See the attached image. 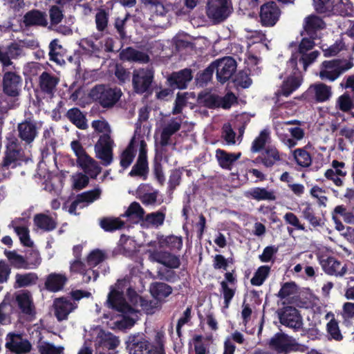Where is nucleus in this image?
I'll use <instances>...</instances> for the list:
<instances>
[{"mask_svg":"<svg viewBox=\"0 0 354 354\" xmlns=\"http://www.w3.org/2000/svg\"><path fill=\"white\" fill-rule=\"evenodd\" d=\"M299 122L297 120H291L283 122L280 124L281 130L283 131V133L286 131L289 132L291 134V136L295 139L296 140H301L304 136V130L298 127H288L290 124H298Z\"/></svg>","mask_w":354,"mask_h":354,"instance_id":"nucleus-37","label":"nucleus"},{"mask_svg":"<svg viewBox=\"0 0 354 354\" xmlns=\"http://www.w3.org/2000/svg\"><path fill=\"white\" fill-rule=\"evenodd\" d=\"M262 163L266 167H272L276 162L281 160L279 151L274 147H268L263 153Z\"/></svg>","mask_w":354,"mask_h":354,"instance_id":"nucleus-35","label":"nucleus"},{"mask_svg":"<svg viewBox=\"0 0 354 354\" xmlns=\"http://www.w3.org/2000/svg\"><path fill=\"white\" fill-rule=\"evenodd\" d=\"M91 127L98 133H102L103 135H109L111 129L109 123L103 118L93 120L91 123Z\"/></svg>","mask_w":354,"mask_h":354,"instance_id":"nucleus-57","label":"nucleus"},{"mask_svg":"<svg viewBox=\"0 0 354 354\" xmlns=\"http://www.w3.org/2000/svg\"><path fill=\"white\" fill-rule=\"evenodd\" d=\"M192 80V71L187 68L172 73L167 78V81L171 86H174L179 89L185 88L187 84Z\"/></svg>","mask_w":354,"mask_h":354,"instance_id":"nucleus-18","label":"nucleus"},{"mask_svg":"<svg viewBox=\"0 0 354 354\" xmlns=\"http://www.w3.org/2000/svg\"><path fill=\"white\" fill-rule=\"evenodd\" d=\"M120 340L109 332L103 330H97V335L94 339V346L96 354H102L104 350H112L118 346Z\"/></svg>","mask_w":354,"mask_h":354,"instance_id":"nucleus-8","label":"nucleus"},{"mask_svg":"<svg viewBox=\"0 0 354 354\" xmlns=\"http://www.w3.org/2000/svg\"><path fill=\"white\" fill-rule=\"evenodd\" d=\"M40 354H61L64 350L62 346L55 347L46 342H41L38 346Z\"/></svg>","mask_w":354,"mask_h":354,"instance_id":"nucleus-53","label":"nucleus"},{"mask_svg":"<svg viewBox=\"0 0 354 354\" xmlns=\"http://www.w3.org/2000/svg\"><path fill=\"white\" fill-rule=\"evenodd\" d=\"M6 348L17 354H26L32 349V345L20 335L10 333L6 339Z\"/></svg>","mask_w":354,"mask_h":354,"instance_id":"nucleus-13","label":"nucleus"},{"mask_svg":"<svg viewBox=\"0 0 354 354\" xmlns=\"http://www.w3.org/2000/svg\"><path fill=\"white\" fill-rule=\"evenodd\" d=\"M67 281L65 275L57 273L49 274L45 282L46 288L52 292H57L62 290Z\"/></svg>","mask_w":354,"mask_h":354,"instance_id":"nucleus-28","label":"nucleus"},{"mask_svg":"<svg viewBox=\"0 0 354 354\" xmlns=\"http://www.w3.org/2000/svg\"><path fill=\"white\" fill-rule=\"evenodd\" d=\"M21 50L16 44L10 45L6 51L1 50L0 51V62L5 67L10 66L12 64L10 58H16L20 55Z\"/></svg>","mask_w":354,"mask_h":354,"instance_id":"nucleus-32","label":"nucleus"},{"mask_svg":"<svg viewBox=\"0 0 354 354\" xmlns=\"http://www.w3.org/2000/svg\"><path fill=\"white\" fill-rule=\"evenodd\" d=\"M109 14L102 9H100L95 15V23L97 29L103 31L107 27Z\"/></svg>","mask_w":354,"mask_h":354,"instance_id":"nucleus-54","label":"nucleus"},{"mask_svg":"<svg viewBox=\"0 0 354 354\" xmlns=\"http://www.w3.org/2000/svg\"><path fill=\"white\" fill-rule=\"evenodd\" d=\"M59 82V77L55 75L43 72L39 77V88L44 94L53 96Z\"/></svg>","mask_w":354,"mask_h":354,"instance_id":"nucleus-17","label":"nucleus"},{"mask_svg":"<svg viewBox=\"0 0 354 354\" xmlns=\"http://www.w3.org/2000/svg\"><path fill=\"white\" fill-rule=\"evenodd\" d=\"M301 84V80L298 77L290 76L286 80L281 87V90L278 91L277 95L288 96L294 91L297 89Z\"/></svg>","mask_w":354,"mask_h":354,"instance_id":"nucleus-33","label":"nucleus"},{"mask_svg":"<svg viewBox=\"0 0 354 354\" xmlns=\"http://www.w3.org/2000/svg\"><path fill=\"white\" fill-rule=\"evenodd\" d=\"M16 284L19 288L28 286L34 284L37 280V276L35 273L17 274L15 277Z\"/></svg>","mask_w":354,"mask_h":354,"instance_id":"nucleus-43","label":"nucleus"},{"mask_svg":"<svg viewBox=\"0 0 354 354\" xmlns=\"http://www.w3.org/2000/svg\"><path fill=\"white\" fill-rule=\"evenodd\" d=\"M127 281L126 280L118 281L115 284V288L111 290L108 296L107 302L109 306L124 314L131 315V317H124L125 326H132L138 318V310L128 304L120 291L122 286H124Z\"/></svg>","mask_w":354,"mask_h":354,"instance_id":"nucleus-1","label":"nucleus"},{"mask_svg":"<svg viewBox=\"0 0 354 354\" xmlns=\"http://www.w3.org/2000/svg\"><path fill=\"white\" fill-rule=\"evenodd\" d=\"M10 306L8 303L2 301L0 304V324H6L10 323L9 313L10 310Z\"/></svg>","mask_w":354,"mask_h":354,"instance_id":"nucleus-60","label":"nucleus"},{"mask_svg":"<svg viewBox=\"0 0 354 354\" xmlns=\"http://www.w3.org/2000/svg\"><path fill=\"white\" fill-rule=\"evenodd\" d=\"M302 214L304 218L308 220L314 227H317L320 225V219L315 216L313 209L310 206H307L303 210Z\"/></svg>","mask_w":354,"mask_h":354,"instance_id":"nucleus-61","label":"nucleus"},{"mask_svg":"<svg viewBox=\"0 0 354 354\" xmlns=\"http://www.w3.org/2000/svg\"><path fill=\"white\" fill-rule=\"evenodd\" d=\"M10 263L17 268H28L29 263L25 259L15 252H10L7 255Z\"/></svg>","mask_w":354,"mask_h":354,"instance_id":"nucleus-52","label":"nucleus"},{"mask_svg":"<svg viewBox=\"0 0 354 354\" xmlns=\"http://www.w3.org/2000/svg\"><path fill=\"white\" fill-rule=\"evenodd\" d=\"M332 168L325 172V177L332 180L336 186L342 187L344 185L342 177H345L347 171L345 170V163L336 160L332 161Z\"/></svg>","mask_w":354,"mask_h":354,"instance_id":"nucleus-16","label":"nucleus"},{"mask_svg":"<svg viewBox=\"0 0 354 354\" xmlns=\"http://www.w3.org/2000/svg\"><path fill=\"white\" fill-rule=\"evenodd\" d=\"M281 12L277 4L270 2L261 8L260 18L263 26H272L278 21Z\"/></svg>","mask_w":354,"mask_h":354,"instance_id":"nucleus-14","label":"nucleus"},{"mask_svg":"<svg viewBox=\"0 0 354 354\" xmlns=\"http://www.w3.org/2000/svg\"><path fill=\"white\" fill-rule=\"evenodd\" d=\"M293 156L297 163L301 167H308L312 162L310 153L304 149L294 150Z\"/></svg>","mask_w":354,"mask_h":354,"instance_id":"nucleus-39","label":"nucleus"},{"mask_svg":"<svg viewBox=\"0 0 354 354\" xmlns=\"http://www.w3.org/2000/svg\"><path fill=\"white\" fill-rule=\"evenodd\" d=\"M270 272V268L263 266L258 268L251 279V283L254 286H261L267 278Z\"/></svg>","mask_w":354,"mask_h":354,"instance_id":"nucleus-46","label":"nucleus"},{"mask_svg":"<svg viewBox=\"0 0 354 354\" xmlns=\"http://www.w3.org/2000/svg\"><path fill=\"white\" fill-rule=\"evenodd\" d=\"M102 191L100 188H95L93 190L85 192L77 195L78 201L81 203H86L87 204L93 203L100 198Z\"/></svg>","mask_w":354,"mask_h":354,"instance_id":"nucleus-45","label":"nucleus"},{"mask_svg":"<svg viewBox=\"0 0 354 354\" xmlns=\"http://www.w3.org/2000/svg\"><path fill=\"white\" fill-rule=\"evenodd\" d=\"M270 346L279 353L305 351L306 348L295 342L290 337L281 333L276 334L270 341Z\"/></svg>","mask_w":354,"mask_h":354,"instance_id":"nucleus-5","label":"nucleus"},{"mask_svg":"<svg viewBox=\"0 0 354 354\" xmlns=\"http://www.w3.org/2000/svg\"><path fill=\"white\" fill-rule=\"evenodd\" d=\"M35 226L42 231H51L57 226L55 219L45 214H37L33 218Z\"/></svg>","mask_w":354,"mask_h":354,"instance_id":"nucleus-27","label":"nucleus"},{"mask_svg":"<svg viewBox=\"0 0 354 354\" xmlns=\"http://www.w3.org/2000/svg\"><path fill=\"white\" fill-rule=\"evenodd\" d=\"M322 266L324 271L330 275L342 277L347 270L345 264L338 261L333 257H329L326 260L323 261Z\"/></svg>","mask_w":354,"mask_h":354,"instance_id":"nucleus-23","label":"nucleus"},{"mask_svg":"<svg viewBox=\"0 0 354 354\" xmlns=\"http://www.w3.org/2000/svg\"><path fill=\"white\" fill-rule=\"evenodd\" d=\"M161 264L170 268H177L179 267L180 262L178 257L167 252L163 257Z\"/></svg>","mask_w":354,"mask_h":354,"instance_id":"nucleus-59","label":"nucleus"},{"mask_svg":"<svg viewBox=\"0 0 354 354\" xmlns=\"http://www.w3.org/2000/svg\"><path fill=\"white\" fill-rule=\"evenodd\" d=\"M77 165L83 169L85 174L91 178H96L101 173V167L98 163L88 154L78 160Z\"/></svg>","mask_w":354,"mask_h":354,"instance_id":"nucleus-24","label":"nucleus"},{"mask_svg":"<svg viewBox=\"0 0 354 354\" xmlns=\"http://www.w3.org/2000/svg\"><path fill=\"white\" fill-rule=\"evenodd\" d=\"M241 156L239 153L236 155L233 153H227L223 150L216 151V157L220 165L223 168H230L233 162Z\"/></svg>","mask_w":354,"mask_h":354,"instance_id":"nucleus-36","label":"nucleus"},{"mask_svg":"<svg viewBox=\"0 0 354 354\" xmlns=\"http://www.w3.org/2000/svg\"><path fill=\"white\" fill-rule=\"evenodd\" d=\"M252 198L261 201V200H274L275 197L272 192H268L264 188H254L248 192Z\"/></svg>","mask_w":354,"mask_h":354,"instance_id":"nucleus-44","label":"nucleus"},{"mask_svg":"<svg viewBox=\"0 0 354 354\" xmlns=\"http://www.w3.org/2000/svg\"><path fill=\"white\" fill-rule=\"evenodd\" d=\"M21 77L14 72H6L3 76V91L10 97L19 95Z\"/></svg>","mask_w":354,"mask_h":354,"instance_id":"nucleus-12","label":"nucleus"},{"mask_svg":"<svg viewBox=\"0 0 354 354\" xmlns=\"http://www.w3.org/2000/svg\"><path fill=\"white\" fill-rule=\"evenodd\" d=\"M310 89L313 92L315 100L319 102L327 101L332 96L331 87L324 83L311 85Z\"/></svg>","mask_w":354,"mask_h":354,"instance_id":"nucleus-30","label":"nucleus"},{"mask_svg":"<svg viewBox=\"0 0 354 354\" xmlns=\"http://www.w3.org/2000/svg\"><path fill=\"white\" fill-rule=\"evenodd\" d=\"M220 97L214 94H207L204 96L203 102L209 108L220 107Z\"/></svg>","mask_w":354,"mask_h":354,"instance_id":"nucleus-64","label":"nucleus"},{"mask_svg":"<svg viewBox=\"0 0 354 354\" xmlns=\"http://www.w3.org/2000/svg\"><path fill=\"white\" fill-rule=\"evenodd\" d=\"M181 127V120L171 119L165 123L160 131V145L162 147L169 144V140L172 135L180 130Z\"/></svg>","mask_w":354,"mask_h":354,"instance_id":"nucleus-19","label":"nucleus"},{"mask_svg":"<svg viewBox=\"0 0 354 354\" xmlns=\"http://www.w3.org/2000/svg\"><path fill=\"white\" fill-rule=\"evenodd\" d=\"M231 0H207L206 15L214 24L225 21L232 12Z\"/></svg>","mask_w":354,"mask_h":354,"instance_id":"nucleus-3","label":"nucleus"},{"mask_svg":"<svg viewBox=\"0 0 354 354\" xmlns=\"http://www.w3.org/2000/svg\"><path fill=\"white\" fill-rule=\"evenodd\" d=\"M90 97L103 108H112L120 99L122 93L120 88H111L100 84L95 86L90 91Z\"/></svg>","mask_w":354,"mask_h":354,"instance_id":"nucleus-2","label":"nucleus"},{"mask_svg":"<svg viewBox=\"0 0 354 354\" xmlns=\"http://www.w3.org/2000/svg\"><path fill=\"white\" fill-rule=\"evenodd\" d=\"M327 332L330 338L339 341L342 339L338 323L335 319H331L327 324Z\"/></svg>","mask_w":354,"mask_h":354,"instance_id":"nucleus-58","label":"nucleus"},{"mask_svg":"<svg viewBox=\"0 0 354 354\" xmlns=\"http://www.w3.org/2000/svg\"><path fill=\"white\" fill-rule=\"evenodd\" d=\"M100 225L106 231H112L122 228L124 225V222L118 218H106L101 220Z\"/></svg>","mask_w":354,"mask_h":354,"instance_id":"nucleus-50","label":"nucleus"},{"mask_svg":"<svg viewBox=\"0 0 354 354\" xmlns=\"http://www.w3.org/2000/svg\"><path fill=\"white\" fill-rule=\"evenodd\" d=\"M106 259V254L102 250L96 249L91 252L87 257V263L91 266H96Z\"/></svg>","mask_w":354,"mask_h":354,"instance_id":"nucleus-51","label":"nucleus"},{"mask_svg":"<svg viewBox=\"0 0 354 354\" xmlns=\"http://www.w3.org/2000/svg\"><path fill=\"white\" fill-rule=\"evenodd\" d=\"M136 142V138H133L129 146L121 156L120 164L124 168L129 167L133 159V146Z\"/></svg>","mask_w":354,"mask_h":354,"instance_id":"nucleus-40","label":"nucleus"},{"mask_svg":"<svg viewBox=\"0 0 354 354\" xmlns=\"http://www.w3.org/2000/svg\"><path fill=\"white\" fill-rule=\"evenodd\" d=\"M147 169V159L138 158L136 164L133 166L130 172L131 176H144Z\"/></svg>","mask_w":354,"mask_h":354,"instance_id":"nucleus-56","label":"nucleus"},{"mask_svg":"<svg viewBox=\"0 0 354 354\" xmlns=\"http://www.w3.org/2000/svg\"><path fill=\"white\" fill-rule=\"evenodd\" d=\"M270 138V132L267 129L261 131L259 136L254 140L252 146V152H258L263 148Z\"/></svg>","mask_w":354,"mask_h":354,"instance_id":"nucleus-47","label":"nucleus"},{"mask_svg":"<svg viewBox=\"0 0 354 354\" xmlns=\"http://www.w3.org/2000/svg\"><path fill=\"white\" fill-rule=\"evenodd\" d=\"M153 79V71L149 68H140L133 73L132 84L134 91L144 93L150 88Z\"/></svg>","mask_w":354,"mask_h":354,"instance_id":"nucleus-7","label":"nucleus"},{"mask_svg":"<svg viewBox=\"0 0 354 354\" xmlns=\"http://www.w3.org/2000/svg\"><path fill=\"white\" fill-rule=\"evenodd\" d=\"M159 243L161 246H168L171 248L180 250L183 246V240L180 236L174 235L168 236H162L159 239Z\"/></svg>","mask_w":354,"mask_h":354,"instance_id":"nucleus-42","label":"nucleus"},{"mask_svg":"<svg viewBox=\"0 0 354 354\" xmlns=\"http://www.w3.org/2000/svg\"><path fill=\"white\" fill-rule=\"evenodd\" d=\"M39 127L36 122L27 119L17 125L18 136L26 145H30L37 136Z\"/></svg>","mask_w":354,"mask_h":354,"instance_id":"nucleus-10","label":"nucleus"},{"mask_svg":"<svg viewBox=\"0 0 354 354\" xmlns=\"http://www.w3.org/2000/svg\"><path fill=\"white\" fill-rule=\"evenodd\" d=\"M113 140L110 135L101 136L95 145V156L105 166L110 165L113 160Z\"/></svg>","mask_w":354,"mask_h":354,"instance_id":"nucleus-6","label":"nucleus"},{"mask_svg":"<svg viewBox=\"0 0 354 354\" xmlns=\"http://www.w3.org/2000/svg\"><path fill=\"white\" fill-rule=\"evenodd\" d=\"M24 23L27 26H46L48 24L46 15L38 10H32L26 13L24 17Z\"/></svg>","mask_w":354,"mask_h":354,"instance_id":"nucleus-29","label":"nucleus"},{"mask_svg":"<svg viewBox=\"0 0 354 354\" xmlns=\"http://www.w3.org/2000/svg\"><path fill=\"white\" fill-rule=\"evenodd\" d=\"M68 120L80 129H86L88 124L85 115L77 108L69 109L66 113Z\"/></svg>","mask_w":354,"mask_h":354,"instance_id":"nucleus-31","label":"nucleus"},{"mask_svg":"<svg viewBox=\"0 0 354 354\" xmlns=\"http://www.w3.org/2000/svg\"><path fill=\"white\" fill-rule=\"evenodd\" d=\"M21 147L17 138H10L6 145L5 157L2 162L3 167L15 165V162L22 157Z\"/></svg>","mask_w":354,"mask_h":354,"instance_id":"nucleus-11","label":"nucleus"},{"mask_svg":"<svg viewBox=\"0 0 354 354\" xmlns=\"http://www.w3.org/2000/svg\"><path fill=\"white\" fill-rule=\"evenodd\" d=\"M217 80L221 83H225L236 70V62L232 57H224L214 62Z\"/></svg>","mask_w":354,"mask_h":354,"instance_id":"nucleus-9","label":"nucleus"},{"mask_svg":"<svg viewBox=\"0 0 354 354\" xmlns=\"http://www.w3.org/2000/svg\"><path fill=\"white\" fill-rule=\"evenodd\" d=\"M351 62L341 59H333L324 62L320 68L319 77L324 80L335 81L342 73L351 68Z\"/></svg>","mask_w":354,"mask_h":354,"instance_id":"nucleus-4","label":"nucleus"},{"mask_svg":"<svg viewBox=\"0 0 354 354\" xmlns=\"http://www.w3.org/2000/svg\"><path fill=\"white\" fill-rule=\"evenodd\" d=\"M145 212L140 205L137 202L132 203L126 210L124 216L127 217H134L138 218L140 223L142 221V218L145 216Z\"/></svg>","mask_w":354,"mask_h":354,"instance_id":"nucleus-41","label":"nucleus"},{"mask_svg":"<svg viewBox=\"0 0 354 354\" xmlns=\"http://www.w3.org/2000/svg\"><path fill=\"white\" fill-rule=\"evenodd\" d=\"M331 0H313L315 10L320 13H324L332 8Z\"/></svg>","mask_w":354,"mask_h":354,"instance_id":"nucleus-62","label":"nucleus"},{"mask_svg":"<svg viewBox=\"0 0 354 354\" xmlns=\"http://www.w3.org/2000/svg\"><path fill=\"white\" fill-rule=\"evenodd\" d=\"M129 296L130 298L131 303L134 306V308L140 307L143 310L146 311L147 313H153V310L157 307L158 301H149L143 297L138 296L136 292L133 290H129L128 291Z\"/></svg>","mask_w":354,"mask_h":354,"instance_id":"nucleus-22","label":"nucleus"},{"mask_svg":"<svg viewBox=\"0 0 354 354\" xmlns=\"http://www.w3.org/2000/svg\"><path fill=\"white\" fill-rule=\"evenodd\" d=\"M54 306L55 316L59 321L66 319L68 315L77 307L75 304L63 298L55 299Z\"/></svg>","mask_w":354,"mask_h":354,"instance_id":"nucleus-21","label":"nucleus"},{"mask_svg":"<svg viewBox=\"0 0 354 354\" xmlns=\"http://www.w3.org/2000/svg\"><path fill=\"white\" fill-rule=\"evenodd\" d=\"M145 4L148 6L151 12L156 15H165L168 9L158 0H145Z\"/></svg>","mask_w":354,"mask_h":354,"instance_id":"nucleus-48","label":"nucleus"},{"mask_svg":"<svg viewBox=\"0 0 354 354\" xmlns=\"http://www.w3.org/2000/svg\"><path fill=\"white\" fill-rule=\"evenodd\" d=\"M165 219V214L158 211L151 212L142 218L140 225L144 228L155 227L158 228L162 225Z\"/></svg>","mask_w":354,"mask_h":354,"instance_id":"nucleus-26","label":"nucleus"},{"mask_svg":"<svg viewBox=\"0 0 354 354\" xmlns=\"http://www.w3.org/2000/svg\"><path fill=\"white\" fill-rule=\"evenodd\" d=\"M325 27L326 24L322 19L315 15H308L304 20V30L313 39H315L314 35H316L317 31Z\"/></svg>","mask_w":354,"mask_h":354,"instance_id":"nucleus-20","label":"nucleus"},{"mask_svg":"<svg viewBox=\"0 0 354 354\" xmlns=\"http://www.w3.org/2000/svg\"><path fill=\"white\" fill-rule=\"evenodd\" d=\"M280 323L289 328L297 330L302 326V319L297 310L288 306L279 315Z\"/></svg>","mask_w":354,"mask_h":354,"instance_id":"nucleus-15","label":"nucleus"},{"mask_svg":"<svg viewBox=\"0 0 354 354\" xmlns=\"http://www.w3.org/2000/svg\"><path fill=\"white\" fill-rule=\"evenodd\" d=\"M283 218L287 223L294 226L296 229L299 230H305V227L304 226V225L300 223L299 218L293 213H292V212L286 213L284 215Z\"/></svg>","mask_w":354,"mask_h":354,"instance_id":"nucleus-63","label":"nucleus"},{"mask_svg":"<svg viewBox=\"0 0 354 354\" xmlns=\"http://www.w3.org/2000/svg\"><path fill=\"white\" fill-rule=\"evenodd\" d=\"M130 354H144L147 348V342L145 339H136L133 338L129 345Z\"/></svg>","mask_w":354,"mask_h":354,"instance_id":"nucleus-49","label":"nucleus"},{"mask_svg":"<svg viewBox=\"0 0 354 354\" xmlns=\"http://www.w3.org/2000/svg\"><path fill=\"white\" fill-rule=\"evenodd\" d=\"M336 107L344 112H348L354 108V100L348 93H344L336 100Z\"/></svg>","mask_w":354,"mask_h":354,"instance_id":"nucleus-38","label":"nucleus"},{"mask_svg":"<svg viewBox=\"0 0 354 354\" xmlns=\"http://www.w3.org/2000/svg\"><path fill=\"white\" fill-rule=\"evenodd\" d=\"M150 292L153 297L160 300L171 293V288L165 283L156 282L151 285Z\"/></svg>","mask_w":354,"mask_h":354,"instance_id":"nucleus-34","label":"nucleus"},{"mask_svg":"<svg viewBox=\"0 0 354 354\" xmlns=\"http://www.w3.org/2000/svg\"><path fill=\"white\" fill-rule=\"evenodd\" d=\"M88 177L82 173H77L72 176L73 187L75 189H82L88 183Z\"/></svg>","mask_w":354,"mask_h":354,"instance_id":"nucleus-55","label":"nucleus"},{"mask_svg":"<svg viewBox=\"0 0 354 354\" xmlns=\"http://www.w3.org/2000/svg\"><path fill=\"white\" fill-rule=\"evenodd\" d=\"M16 301L23 313L31 317L35 315V306L29 292H22L18 294L16 296Z\"/></svg>","mask_w":354,"mask_h":354,"instance_id":"nucleus-25","label":"nucleus"}]
</instances>
